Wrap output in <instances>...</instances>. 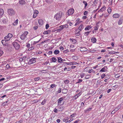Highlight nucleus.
Returning <instances> with one entry per match:
<instances>
[{
    "mask_svg": "<svg viewBox=\"0 0 123 123\" xmlns=\"http://www.w3.org/2000/svg\"><path fill=\"white\" fill-rule=\"evenodd\" d=\"M58 62L59 63H62V59L61 57L58 58Z\"/></svg>",
    "mask_w": 123,
    "mask_h": 123,
    "instance_id": "nucleus-27",
    "label": "nucleus"
},
{
    "mask_svg": "<svg viewBox=\"0 0 123 123\" xmlns=\"http://www.w3.org/2000/svg\"><path fill=\"white\" fill-rule=\"evenodd\" d=\"M87 49L84 47H81L80 48V50L81 51H85L87 50Z\"/></svg>",
    "mask_w": 123,
    "mask_h": 123,
    "instance_id": "nucleus-11",
    "label": "nucleus"
},
{
    "mask_svg": "<svg viewBox=\"0 0 123 123\" xmlns=\"http://www.w3.org/2000/svg\"><path fill=\"white\" fill-rule=\"evenodd\" d=\"M121 104L119 105L117 107V108L119 110L121 108Z\"/></svg>",
    "mask_w": 123,
    "mask_h": 123,
    "instance_id": "nucleus-55",
    "label": "nucleus"
},
{
    "mask_svg": "<svg viewBox=\"0 0 123 123\" xmlns=\"http://www.w3.org/2000/svg\"><path fill=\"white\" fill-rule=\"evenodd\" d=\"M90 76L89 75H86L85 78L86 79H88L90 77Z\"/></svg>",
    "mask_w": 123,
    "mask_h": 123,
    "instance_id": "nucleus-40",
    "label": "nucleus"
},
{
    "mask_svg": "<svg viewBox=\"0 0 123 123\" xmlns=\"http://www.w3.org/2000/svg\"><path fill=\"white\" fill-rule=\"evenodd\" d=\"M19 2L20 4H25V1L23 0H21L19 1Z\"/></svg>",
    "mask_w": 123,
    "mask_h": 123,
    "instance_id": "nucleus-37",
    "label": "nucleus"
},
{
    "mask_svg": "<svg viewBox=\"0 0 123 123\" xmlns=\"http://www.w3.org/2000/svg\"><path fill=\"white\" fill-rule=\"evenodd\" d=\"M67 65H75L76 64H79V63H77V62H65Z\"/></svg>",
    "mask_w": 123,
    "mask_h": 123,
    "instance_id": "nucleus-7",
    "label": "nucleus"
},
{
    "mask_svg": "<svg viewBox=\"0 0 123 123\" xmlns=\"http://www.w3.org/2000/svg\"><path fill=\"white\" fill-rule=\"evenodd\" d=\"M37 59V58H32L31 59H30L29 62L30 64H31L34 63L36 62L35 60Z\"/></svg>",
    "mask_w": 123,
    "mask_h": 123,
    "instance_id": "nucleus-6",
    "label": "nucleus"
},
{
    "mask_svg": "<svg viewBox=\"0 0 123 123\" xmlns=\"http://www.w3.org/2000/svg\"><path fill=\"white\" fill-rule=\"evenodd\" d=\"M26 38V36L25 35L23 34L22 35L20 36L21 39L22 40H24Z\"/></svg>",
    "mask_w": 123,
    "mask_h": 123,
    "instance_id": "nucleus-18",
    "label": "nucleus"
},
{
    "mask_svg": "<svg viewBox=\"0 0 123 123\" xmlns=\"http://www.w3.org/2000/svg\"><path fill=\"white\" fill-rule=\"evenodd\" d=\"M61 89L60 88H59L58 89V91H57V92L58 93H60L61 92Z\"/></svg>",
    "mask_w": 123,
    "mask_h": 123,
    "instance_id": "nucleus-51",
    "label": "nucleus"
},
{
    "mask_svg": "<svg viewBox=\"0 0 123 123\" xmlns=\"http://www.w3.org/2000/svg\"><path fill=\"white\" fill-rule=\"evenodd\" d=\"M16 49L18 50L19 49V47H13Z\"/></svg>",
    "mask_w": 123,
    "mask_h": 123,
    "instance_id": "nucleus-62",
    "label": "nucleus"
},
{
    "mask_svg": "<svg viewBox=\"0 0 123 123\" xmlns=\"http://www.w3.org/2000/svg\"><path fill=\"white\" fill-rule=\"evenodd\" d=\"M98 65H96L95 66L93 67V69H95L97 67H98Z\"/></svg>",
    "mask_w": 123,
    "mask_h": 123,
    "instance_id": "nucleus-64",
    "label": "nucleus"
},
{
    "mask_svg": "<svg viewBox=\"0 0 123 123\" xmlns=\"http://www.w3.org/2000/svg\"><path fill=\"white\" fill-rule=\"evenodd\" d=\"M82 81V80L81 79H79L78 80L77 82L76 83H80Z\"/></svg>",
    "mask_w": 123,
    "mask_h": 123,
    "instance_id": "nucleus-45",
    "label": "nucleus"
},
{
    "mask_svg": "<svg viewBox=\"0 0 123 123\" xmlns=\"http://www.w3.org/2000/svg\"><path fill=\"white\" fill-rule=\"evenodd\" d=\"M107 11H108V12L109 13H110L111 12V9L110 7L107 10Z\"/></svg>",
    "mask_w": 123,
    "mask_h": 123,
    "instance_id": "nucleus-42",
    "label": "nucleus"
},
{
    "mask_svg": "<svg viewBox=\"0 0 123 123\" xmlns=\"http://www.w3.org/2000/svg\"><path fill=\"white\" fill-rule=\"evenodd\" d=\"M7 51H10L12 50V48L11 47H6Z\"/></svg>",
    "mask_w": 123,
    "mask_h": 123,
    "instance_id": "nucleus-12",
    "label": "nucleus"
},
{
    "mask_svg": "<svg viewBox=\"0 0 123 123\" xmlns=\"http://www.w3.org/2000/svg\"><path fill=\"white\" fill-rule=\"evenodd\" d=\"M88 68L86 67L84 69V71H88Z\"/></svg>",
    "mask_w": 123,
    "mask_h": 123,
    "instance_id": "nucleus-61",
    "label": "nucleus"
},
{
    "mask_svg": "<svg viewBox=\"0 0 123 123\" xmlns=\"http://www.w3.org/2000/svg\"><path fill=\"white\" fill-rule=\"evenodd\" d=\"M123 19L122 18H120V19L119 20L118 23L119 25H121V24L122 22V21Z\"/></svg>",
    "mask_w": 123,
    "mask_h": 123,
    "instance_id": "nucleus-28",
    "label": "nucleus"
},
{
    "mask_svg": "<svg viewBox=\"0 0 123 123\" xmlns=\"http://www.w3.org/2000/svg\"><path fill=\"white\" fill-rule=\"evenodd\" d=\"M8 13L10 15H12L15 13V12L14 10L12 8L8 9Z\"/></svg>",
    "mask_w": 123,
    "mask_h": 123,
    "instance_id": "nucleus-2",
    "label": "nucleus"
},
{
    "mask_svg": "<svg viewBox=\"0 0 123 123\" xmlns=\"http://www.w3.org/2000/svg\"><path fill=\"white\" fill-rule=\"evenodd\" d=\"M62 14V12L60 11L59 12L57 13L55 16V18L57 20H59L61 17Z\"/></svg>",
    "mask_w": 123,
    "mask_h": 123,
    "instance_id": "nucleus-1",
    "label": "nucleus"
},
{
    "mask_svg": "<svg viewBox=\"0 0 123 123\" xmlns=\"http://www.w3.org/2000/svg\"><path fill=\"white\" fill-rule=\"evenodd\" d=\"M73 58L75 60H76L78 59V57L77 56H74L73 57Z\"/></svg>",
    "mask_w": 123,
    "mask_h": 123,
    "instance_id": "nucleus-44",
    "label": "nucleus"
},
{
    "mask_svg": "<svg viewBox=\"0 0 123 123\" xmlns=\"http://www.w3.org/2000/svg\"><path fill=\"white\" fill-rule=\"evenodd\" d=\"M88 13V12L87 11H85L84 13V15H87Z\"/></svg>",
    "mask_w": 123,
    "mask_h": 123,
    "instance_id": "nucleus-56",
    "label": "nucleus"
},
{
    "mask_svg": "<svg viewBox=\"0 0 123 123\" xmlns=\"http://www.w3.org/2000/svg\"><path fill=\"white\" fill-rule=\"evenodd\" d=\"M82 92H80L79 93L77 94L76 95H75L74 97V98H75V99H77L79 96L81 95L82 93Z\"/></svg>",
    "mask_w": 123,
    "mask_h": 123,
    "instance_id": "nucleus-9",
    "label": "nucleus"
},
{
    "mask_svg": "<svg viewBox=\"0 0 123 123\" xmlns=\"http://www.w3.org/2000/svg\"><path fill=\"white\" fill-rule=\"evenodd\" d=\"M58 111V109L55 108L53 110V111L55 113H57Z\"/></svg>",
    "mask_w": 123,
    "mask_h": 123,
    "instance_id": "nucleus-46",
    "label": "nucleus"
},
{
    "mask_svg": "<svg viewBox=\"0 0 123 123\" xmlns=\"http://www.w3.org/2000/svg\"><path fill=\"white\" fill-rule=\"evenodd\" d=\"M64 109V106H60L58 108V111H62Z\"/></svg>",
    "mask_w": 123,
    "mask_h": 123,
    "instance_id": "nucleus-15",
    "label": "nucleus"
},
{
    "mask_svg": "<svg viewBox=\"0 0 123 123\" xmlns=\"http://www.w3.org/2000/svg\"><path fill=\"white\" fill-rule=\"evenodd\" d=\"M69 80H66L64 81V82L66 84L68 83H69Z\"/></svg>",
    "mask_w": 123,
    "mask_h": 123,
    "instance_id": "nucleus-41",
    "label": "nucleus"
},
{
    "mask_svg": "<svg viewBox=\"0 0 123 123\" xmlns=\"http://www.w3.org/2000/svg\"><path fill=\"white\" fill-rule=\"evenodd\" d=\"M8 41H7L6 39L2 40L1 41V43L3 45L5 46H7L8 45V44L7 43V42Z\"/></svg>",
    "mask_w": 123,
    "mask_h": 123,
    "instance_id": "nucleus-8",
    "label": "nucleus"
},
{
    "mask_svg": "<svg viewBox=\"0 0 123 123\" xmlns=\"http://www.w3.org/2000/svg\"><path fill=\"white\" fill-rule=\"evenodd\" d=\"M105 8L106 7H102L100 10H99L98 11L101 12H102L103 11H104L105 10Z\"/></svg>",
    "mask_w": 123,
    "mask_h": 123,
    "instance_id": "nucleus-25",
    "label": "nucleus"
},
{
    "mask_svg": "<svg viewBox=\"0 0 123 123\" xmlns=\"http://www.w3.org/2000/svg\"><path fill=\"white\" fill-rule=\"evenodd\" d=\"M13 36V35L11 33H9L6 37H4V39H6L7 41H8L10 40L11 38Z\"/></svg>",
    "mask_w": 123,
    "mask_h": 123,
    "instance_id": "nucleus-3",
    "label": "nucleus"
},
{
    "mask_svg": "<svg viewBox=\"0 0 123 123\" xmlns=\"http://www.w3.org/2000/svg\"><path fill=\"white\" fill-rule=\"evenodd\" d=\"M4 52L2 50V48L0 47V57L3 54Z\"/></svg>",
    "mask_w": 123,
    "mask_h": 123,
    "instance_id": "nucleus-32",
    "label": "nucleus"
},
{
    "mask_svg": "<svg viewBox=\"0 0 123 123\" xmlns=\"http://www.w3.org/2000/svg\"><path fill=\"white\" fill-rule=\"evenodd\" d=\"M68 117H65L64 119H63V121L64 122H66V123H67L68 122Z\"/></svg>",
    "mask_w": 123,
    "mask_h": 123,
    "instance_id": "nucleus-35",
    "label": "nucleus"
},
{
    "mask_svg": "<svg viewBox=\"0 0 123 123\" xmlns=\"http://www.w3.org/2000/svg\"><path fill=\"white\" fill-rule=\"evenodd\" d=\"M60 49L61 50V51L63 50L64 49V48L63 47H60Z\"/></svg>",
    "mask_w": 123,
    "mask_h": 123,
    "instance_id": "nucleus-58",
    "label": "nucleus"
},
{
    "mask_svg": "<svg viewBox=\"0 0 123 123\" xmlns=\"http://www.w3.org/2000/svg\"><path fill=\"white\" fill-rule=\"evenodd\" d=\"M59 51L58 50H56L54 52V53L55 55H56L59 53Z\"/></svg>",
    "mask_w": 123,
    "mask_h": 123,
    "instance_id": "nucleus-26",
    "label": "nucleus"
},
{
    "mask_svg": "<svg viewBox=\"0 0 123 123\" xmlns=\"http://www.w3.org/2000/svg\"><path fill=\"white\" fill-rule=\"evenodd\" d=\"M83 3L85 4V8L86 6H87V3L85 1H83Z\"/></svg>",
    "mask_w": 123,
    "mask_h": 123,
    "instance_id": "nucleus-39",
    "label": "nucleus"
},
{
    "mask_svg": "<svg viewBox=\"0 0 123 123\" xmlns=\"http://www.w3.org/2000/svg\"><path fill=\"white\" fill-rule=\"evenodd\" d=\"M83 28V25H80L79 27L78 30L79 31H80L82 29V30Z\"/></svg>",
    "mask_w": 123,
    "mask_h": 123,
    "instance_id": "nucleus-23",
    "label": "nucleus"
},
{
    "mask_svg": "<svg viewBox=\"0 0 123 123\" xmlns=\"http://www.w3.org/2000/svg\"><path fill=\"white\" fill-rule=\"evenodd\" d=\"M7 102V101H6L3 103L2 105H6Z\"/></svg>",
    "mask_w": 123,
    "mask_h": 123,
    "instance_id": "nucleus-59",
    "label": "nucleus"
},
{
    "mask_svg": "<svg viewBox=\"0 0 123 123\" xmlns=\"http://www.w3.org/2000/svg\"><path fill=\"white\" fill-rule=\"evenodd\" d=\"M120 76V75H119V74H117L115 76V77L117 78L119 77Z\"/></svg>",
    "mask_w": 123,
    "mask_h": 123,
    "instance_id": "nucleus-52",
    "label": "nucleus"
},
{
    "mask_svg": "<svg viewBox=\"0 0 123 123\" xmlns=\"http://www.w3.org/2000/svg\"><path fill=\"white\" fill-rule=\"evenodd\" d=\"M46 100L45 99L44 100H43V101L41 103V104L42 105H44L46 103Z\"/></svg>",
    "mask_w": 123,
    "mask_h": 123,
    "instance_id": "nucleus-43",
    "label": "nucleus"
},
{
    "mask_svg": "<svg viewBox=\"0 0 123 123\" xmlns=\"http://www.w3.org/2000/svg\"><path fill=\"white\" fill-rule=\"evenodd\" d=\"M38 23L40 25H42L43 24V21L42 19H39L38 20Z\"/></svg>",
    "mask_w": 123,
    "mask_h": 123,
    "instance_id": "nucleus-19",
    "label": "nucleus"
},
{
    "mask_svg": "<svg viewBox=\"0 0 123 123\" xmlns=\"http://www.w3.org/2000/svg\"><path fill=\"white\" fill-rule=\"evenodd\" d=\"M70 40L71 42L73 43H75L76 42V40L73 39H70Z\"/></svg>",
    "mask_w": 123,
    "mask_h": 123,
    "instance_id": "nucleus-21",
    "label": "nucleus"
},
{
    "mask_svg": "<svg viewBox=\"0 0 123 123\" xmlns=\"http://www.w3.org/2000/svg\"><path fill=\"white\" fill-rule=\"evenodd\" d=\"M52 61L53 62H55L56 61V59L55 57H52Z\"/></svg>",
    "mask_w": 123,
    "mask_h": 123,
    "instance_id": "nucleus-36",
    "label": "nucleus"
},
{
    "mask_svg": "<svg viewBox=\"0 0 123 123\" xmlns=\"http://www.w3.org/2000/svg\"><path fill=\"white\" fill-rule=\"evenodd\" d=\"M52 51H50L48 53V54L49 55H50V54H52Z\"/></svg>",
    "mask_w": 123,
    "mask_h": 123,
    "instance_id": "nucleus-60",
    "label": "nucleus"
},
{
    "mask_svg": "<svg viewBox=\"0 0 123 123\" xmlns=\"http://www.w3.org/2000/svg\"><path fill=\"white\" fill-rule=\"evenodd\" d=\"M12 44L13 46H18L19 45L18 43L16 42H13Z\"/></svg>",
    "mask_w": 123,
    "mask_h": 123,
    "instance_id": "nucleus-29",
    "label": "nucleus"
},
{
    "mask_svg": "<svg viewBox=\"0 0 123 123\" xmlns=\"http://www.w3.org/2000/svg\"><path fill=\"white\" fill-rule=\"evenodd\" d=\"M85 75L86 74L85 73H82L80 74V76L81 78H83Z\"/></svg>",
    "mask_w": 123,
    "mask_h": 123,
    "instance_id": "nucleus-33",
    "label": "nucleus"
},
{
    "mask_svg": "<svg viewBox=\"0 0 123 123\" xmlns=\"http://www.w3.org/2000/svg\"><path fill=\"white\" fill-rule=\"evenodd\" d=\"M105 74H103L101 76V78L102 79H103L105 77Z\"/></svg>",
    "mask_w": 123,
    "mask_h": 123,
    "instance_id": "nucleus-50",
    "label": "nucleus"
},
{
    "mask_svg": "<svg viewBox=\"0 0 123 123\" xmlns=\"http://www.w3.org/2000/svg\"><path fill=\"white\" fill-rule=\"evenodd\" d=\"M92 26L91 25H88L85 28L86 31H88L90 29L92 28Z\"/></svg>",
    "mask_w": 123,
    "mask_h": 123,
    "instance_id": "nucleus-20",
    "label": "nucleus"
},
{
    "mask_svg": "<svg viewBox=\"0 0 123 123\" xmlns=\"http://www.w3.org/2000/svg\"><path fill=\"white\" fill-rule=\"evenodd\" d=\"M92 108H89L88 109H87L86 110H85V112L87 113L88 111H90L91 110Z\"/></svg>",
    "mask_w": 123,
    "mask_h": 123,
    "instance_id": "nucleus-34",
    "label": "nucleus"
},
{
    "mask_svg": "<svg viewBox=\"0 0 123 123\" xmlns=\"http://www.w3.org/2000/svg\"><path fill=\"white\" fill-rule=\"evenodd\" d=\"M45 27H46V29H48L49 27V24H46V25Z\"/></svg>",
    "mask_w": 123,
    "mask_h": 123,
    "instance_id": "nucleus-53",
    "label": "nucleus"
},
{
    "mask_svg": "<svg viewBox=\"0 0 123 123\" xmlns=\"http://www.w3.org/2000/svg\"><path fill=\"white\" fill-rule=\"evenodd\" d=\"M91 32V31H90L85 32L84 34L86 36H87Z\"/></svg>",
    "mask_w": 123,
    "mask_h": 123,
    "instance_id": "nucleus-30",
    "label": "nucleus"
},
{
    "mask_svg": "<svg viewBox=\"0 0 123 123\" xmlns=\"http://www.w3.org/2000/svg\"><path fill=\"white\" fill-rule=\"evenodd\" d=\"M18 22V20L17 19L15 21V22L13 24L14 25H16L17 24Z\"/></svg>",
    "mask_w": 123,
    "mask_h": 123,
    "instance_id": "nucleus-49",
    "label": "nucleus"
},
{
    "mask_svg": "<svg viewBox=\"0 0 123 123\" xmlns=\"http://www.w3.org/2000/svg\"><path fill=\"white\" fill-rule=\"evenodd\" d=\"M40 79V78L39 77H38L37 78H35L34 79V80L35 81H37L39 80Z\"/></svg>",
    "mask_w": 123,
    "mask_h": 123,
    "instance_id": "nucleus-48",
    "label": "nucleus"
},
{
    "mask_svg": "<svg viewBox=\"0 0 123 123\" xmlns=\"http://www.w3.org/2000/svg\"><path fill=\"white\" fill-rule=\"evenodd\" d=\"M92 42L93 43H95L96 42V39L94 37L92 38L91 39Z\"/></svg>",
    "mask_w": 123,
    "mask_h": 123,
    "instance_id": "nucleus-31",
    "label": "nucleus"
},
{
    "mask_svg": "<svg viewBox=\"0 0 123 123\" xmlns=\"http://www.w3.org/2000/svg\"><path fill=\"white\" fill-rule=\"evenodd\" d=\"M74 9L72 8L68 10V12L67 13V15H69L72 14L74 13Z\"/></svg>",
    "mask_w": 123,
    "mask_h": 123,
    "instance_id": "nucleus-4",
    "label": "nucleus"
},
{
    "mask_svg": "<svg viewBox=\"0 0 123 123\" xmlns=\"http://www.w3.org/2000/svg\"><path fill=\"white\" fill-rule=\"evenodd\" d=\"M28 32L27 31H26L25 32V33L23 34H24L26 36L27 34H28Z\"/></svg>",
    "mask_w": 123,
    "mask_h": 123,
    "instance_id": "nucleus-63",
    "label": "nucleus"
},
{
    "mask_svg": "<svg viewBox=\"0 0 123 123\" xmlns=\"http://www.w3.org/2000/svg\"><path fill=\"white\" fill-rule=\"evenodd\" d=\"M37 14H35V13H34V14L33 15V17L34 18H35L36 17V16H37Z\"/></svg>",
    "mask_w": 123,
    "mask_h": 123,
    "instance_id": "nucleus-54",
    "label": "nucleus"
},
{
    "mask_svg": "<svg viewBox=\"0 0 123 123\" xmlns=\"http://www.w3.org/2000/svg\"><path fill=\"white\" fill-rule=\"evenodd\" d=\"M59 27L62 30L65 28H68V26L66 24L64 25H61Z\"/></svg>",
    "mask_w": 123,
    "mask_h": 123,
    "instance_id": "nucleus-10",
    "label": "nucleus"
},
{
    "mask_svg": "<svg viewBox=\"0 0 123 123\" xmlns=\"http://www.w3.org/2000/svg\"><path fill=\"white\" fill-rule=\"evenodd\" d=\"M56 85L55 84H52L50 86V88L52 89L55 87Z\"/></svg>",
    "mask_w": 123,
    "mask_h": 123,
    "instance_id": "nucleus-24",
    "label": "nucleus"
},
{
    "mask_svg": "<svg viewBox=\"0 0 123 123\" xmlns=\"http://www.w3.org/2000/svg\"><path fill=\"white\" fill-rule=\"evenodd\" d=\"M39 12L37 10H34V13L37 14Z\"/></svg>",
    "mask_w": 123,
    "mask_h": 123,
    "instance_id": "nucleus-47",
    "label": "nucleus"
},
{
    "mask_svg": "<svg viewBox=\"0 0 123 123\" xmlns=\"http://www.w3.org/2000/svg\"><path fill=\"white\" fill-rule=\"evenodd\" d=\"M106 67H105L100 70L99 71L100 72H105L106 70Z\"/></svg>",
    "mask_w": 123,
    "mask_h": 123,
    "instance_id": "nucleus-17",
    "label": "nucleus"
},
{
    "mask_svg": "<svg viewBox=\"0 0 123 123\" xmlns=\"http://www.w3.org/2000/svg\"><path fill=\"white\" fill-rule=\"evenodd\" d=\"M2 22L4 24H6L7 22V19L6 18H2Z\"/></svg>",
    "mask_w": 123,
    "mask_h": 123,
    "instance_id": "nucleus-13",
    "label": "nucleus"
},
{
    "mask_svg": "<svg viewBox=\"0 0 123 123\" xmlns=\"http://www.w3.org/2000/svg\"><path fill=\"white\" fill-rule=\"evenodd\" d=\"M120 16V15L118 14H115L113 15V17L114 18H118Z\"/></svg>",
    "mask_w": 123,
    "mask_h": 123,
    "instance_id": "nucleus-16",
    "label": "nucleus"
},
{
    "mask_svg": "<svg viewBox=\"0 0 123 123\" xmlns=\"http://www.w3.org/2000/svg\"><path fill=\"white\" fill-rule=\"evenodd\" d=\"M27 47L26 49H28L29 51L33 49H34V47Z\"/></svg>",
    "mask_w": 123,
    "mask_h": 123,
    "instance_id": "nucleus-22",
    "label": "nucleus"
},
{
    "mask_svg": "<svg viewBox=\"0 0 123 123\" xmlns=\"http://www.w3.org/2000/svg\"><path fill=\"white\" fill-rule=\"evenodd\" d=\"M26 58V56H24L20 58L19 60L20 61H22L23 60H24Z\"/></svg>",
    "mask_w": 123,
    "mask_h": 123,
    "instance_id": "nucleus-38",
    "label": "nucleus"
},
{
    "mask_svg": "<svg viewBox=\"0 0 123 123\" xmlns=\"http://www.w3.org/2000/svg\"><path fill=\"white\" fill-rule=\"evenodd\" d=\"M6 67L7 68H10L9 65V64H7L6 65Z\"/></svg>",
    "mask_w": 123,
    "mask_h": 123,
    "instance_id": "nucleus-57",
    "label": "nucleus"
},
{
    "mask_svg": "<svg viewBox=\"0 0 123 123\" xmlns=\"http://www.w3.org/2000/svg\"><path fill=\"white\" fill-rule=\"evenodd\" d=\"M4 13V11L3 9H0V17H1Z\"/></svg>",
    "mask_w": 123,
    "mask_h": 123,
    "instance_id": "nucleus-14",
    "label": "nucleus"
},
{
    "mask_svg": "<svg viewBox=\"0 0 123 123\" xmlns=\"http://www.w3.org/2000/svg\"><path fill=\"white\" fill-rule=\"evenodd\" d=\"M63 98L62 97L61 98L58 100L57 103L58 104V106L59 105L60 106L61 105H62L63 104V103H62V104L61 103H62V101H63Z\"/></svg>",
    "mask_w": 123,
    "mask_h": 123,
    "instance_id": "nucleus-5",
    "label": "nucleus"
}]
</instances>
